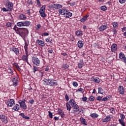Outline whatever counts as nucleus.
<instances>
[{
	"label": "nucleus",
	"instance_id": "nucleus-1",
	"mask_svg": "<svg viewBox=\"0 0 126 126\" xmlns=\"http://www.w3.org/2000/svg\"><path fill=\"white\" fill-rule=\"evenodd\" d=\"M44 83L45 85H48L52 87L58 86V85H59L57 80L54 79V75H50L48 78L45 80Z\"/></svg>",
	"mask_w": 126,
	"mask_h": 126
},
{
	"label": "nucleus",
	"instance_id": "nucleus-2",
	"mask_svg": "<svg viewBox=\"0 0 126 126\" xmlns=\"http://www.w3.org/2000/svg\"><path fill=\"white\" fill-rule=\"evenodd\" d=\"M58 12L59 14L63 15L65 18H70V17L72 16V13L70 12L69 10H66V9L62 8L59 9Z\"/></svg>",
	"mask_w": 126,
	"mask_h": 126
},
{
	"label": "nucleus",
	"instance_id": "nucleus-3",
	"mask_svg": "<svg viewBox=\"0 0 126 126\" xmlns=\"http://www.w3.org/2000/svg\"><path fill=\"white\" fill-rule=\"evenodd\" d=\"M72 108L73 110L74 114H76V115H82V114L84 113L83 109H82V108L80 109L78 104L75 105V106H73Z\"/></svg>",
	"mask_w": 126,
	"mask_h": 126
},
{
	"label": "nucleus",
	"instance_id": "nucleus-4",
	"mask_svg": "<svg viewBox=\"0 0 126 126\" xmlns=\"http://www.w3.org/2000/svg\"><path fill=\"white\" fill-rule=\"evenodd\" d=\"M28 33H29V32L28 31V30L27 29L20 28V36H21L22 38H23V39H24V37L26 35V34H28Z\"/></svg>",
	"mask_w": 126,
	"mask_h": 126
},
{
	"label": "nucleus",
	"instance_id": "nucleus-5",
	"mask_svg": "<svg viewBox=\"0 0 126 126\" xmlns=\"http://www.w3.org/2000/svg\"><path fill=\"white\" fill-rule=\"evenodd\" d=\"M5 7L7 8L10 11H12L13 8V3L9 1V0H6L5 4Z\"/></svg>",
	"mask_w": 126,
	"mask_h": 126
},
{
	"label": "nucleus",
	"instance_id": "nucleus-6",
	"mask_svg": "<svg viewBox=\"0 0 126 126\" xmlns=\"http://www.w3.org/2000/svg\"><path fill=\"white\" fill-rule=\"evenodd\" d=\"M0 120L3 124H6L7 123H8V118H7V116L4 115V114L0 115Z\"/></svg>",
	"mask_w": 126,
	"mask_h": 126
},
{
	"label": "nucleus",
	"instance_id": "nucleus-7",
	"mask_svg": "<svg viewBox=\"0 0 126 126\" xmlns=\"http://www.w3.org/2000/svg\"><path fill=\"white\" fill-rule=\"evenodd\" d=\"M25 102H26V100L25 99L23 100H19L18 101L20 107L22 108V109H23L24 110H26V109H27V105H26V103H25Z\"/></svg>",
	"mask_w": 126,
	"mask_h": 126
},
{
	"label": "nucleus",
	"instance_id": "nucleus-8",
	"mask_svg": "<svg viewBox=\"0 0 126 126\" xmlns=\"http://www.w3.org/2000/svg\"><path fill=\"white\" fill-rule=\"evenodd\" d=\"M29 51H25V54L23 55L22 57V60L23 62L25 63H27L29 64V63H28V57H29Z\"/></svg>",
	"mask_w": 126,
	"mask_h": 126
},
{
	"label": "nucleus",
	"instance_id": "nucleus-9",
	"mask_svg": "<svg viewBox=\"0 0 126 126\" xmlns=\"http://www.w3.org/2000/svg\"><path fill=\"white\" fill-rule=\"evenodd\" d=\"M32 62L34 65L39 66L40 65V62L37 57H33L32 58Z\"/></svg>",
	"mask_w": 126,
	"mask_h": 126
},
{
	"label": "nucleus",
	"instance_id": "nucleus-10",
	"mask_svg": "<svg viewBox=\"0 0 126 126\" xmlns=\"http://www.w3.org/2000/svg\"><path fill=\"white\" fill-rule=\"evenodd\" d=\"M119 59L126 64V57L125 54L123 52H120L119 54Z\"/></svg>",
	"mask_w": 126,
	"mask_h": 126
},
{
	"label": "nucleus",
	"instance_id": "nucleus-11",
	"mask_svg": "<svg viewBox=\"0 0 126 126\" xmlns=\"http://www.w3.org/2000/svg\"><path fill=\"white\" fill-rule=\"evenodd\" d=\"M52 8H55V9H62L63 8V5L59 3H54L51 5Z\"/></svg>",
	"mask_w": 126,
	"mask_h": 126
},
{
	"label": "nucleus",
	"instance_id": "nucleus-12",
	"mask_svg": "<svg viewBox=\"0 0 126 126\" xmlns=\"http://www.w3.org/2000/svg\"><path fill=\"white\" fill-rule=\"evenodd\" d=\"M10 51L11 52H13L15 55L17 56H18L20 55V51H19V49L15 47H11L10 48Z\"/></svg>",
	"mask_w": 126,
	"mask_h": 126
},
{
	"label": "nucleus",
	"instance_id": "nucleus-13",
	"mask_svg": "<svg viewBox=\"0 0 126 126\" xmlns=\"http://www.w3.org/2000/svg\"><path fill=\"white\" fill-rule=\"evenodd\" d=\"M15 102L14 99H9L8 101H7L5 103L8 107H12L13 105H14Z\"/></svg>",
	"mask_w": 126,
	"mask_h": 126
},
{
	"label": "nucleus",
	"instance_id": "nucleus-14",
	"mask_svg": "<svg viewBox=\"0 0 126 126\" xmlns=\"http://www.w3.org/2000/svg\"><path fill=\"white\" fill-rule=\"evenodd\" d=\"M106 29H108V25L107 24L102 25L98 28V30L100 31V32H103L105 31V30H106Z\"/></svg>",
	"mask_w": 126,
	"mask_h": 126
},
{
	"label": "nucleus",
	"instance_id": "nucleus-15",
	"mask_svg": "<svg viewBox=\"0 0 126 126\" xmlns=\"http://www.w3.org/2000/svg\"><path fill=\"white\" fill-rule=\"evenodd\" d=\"M112 120V115H107L105 118L102 119V123H108V122H110Z\"/></svg>",
	"mask_w": 126,
	"mask_h": 126
},
{
	"label": "nucleus",
	"instance_id": "nucleus-16",
	"mask_svg": "<svg viewBox=\"0 0 126 126\" xmlns=\"http://www.w3.org/2000/svg\"><path fill=\"white\" fill-rule=\"evenodd\" d=\"M118 91H119V94H121V95H124V94H125V88L123 86H119Z\"/></svg>",
	"mask_w": 126,
	"mask_h": 126
},
{
	"label": "nucleus",
	"instance_id": "nucleus-17",
	"mask_svg": "<svg viewBox=\"0 0 126 126\" xmlns=\"http://www.w3.org/2000/svg\"><path fill=\"white\" fill-rule=\"evenodd\" d=\"M12 82H13V86L15 87L16 86H17V83L19 82V80H18V77H16L15 78H13V79H12Z\"/></svg>",
	"mask_w": 126,
	"mask_h": 126
},
{
	"label": "nucleus",
	"instance_id": "nucleus-18",
	"mask_svg": "<svg viewBox=\"0 0 126 126\" xmlns=\"http://www.w3.org/2000/svg\"><path fill=\"white\" fill-rule=\"evenodd\" d=\"M68 103L69 104H70V105H71V107H72V108L77 105V103H76V101H75V100L73 98L70 99L68 101Z\"/></svg>",
	"mask_w": 126,
	"mask_h": 126
},
{
	"label": "nucleus",
	"instance_id": "nucleus-19",
	"mask_svg": "<svg viewBox=\"0 0 126 126\" xmlns=\"http://www.w3.org/2000/svg\"><path fill=\"white\" fill-rule=\"evenodd\" d=\"M24 39V41L25 42V46L24 47V49H25V52H29L28 51V46H29V41L28 40L26 41V39H25V38H23Z\"/></svg>",
	"mask_w": 126,
	"mask_h": 126
},
{
	"label": "nucleus",
	"instance_id": "nucleus-20",
	"mask_svg": "<svg viewBox=\"0 0 126 126\" xmlns=\"http://www.w3.org/2000/svg\"><path fill=\"white\" fill-rule=\"evenodd\" d=\"M36 44H38V46H40V47H45L46 46V44H45V42H44L42 40L37 39L36 41Z\"/></svg>",
	"mask_w": 126,
	"mask_h": 126
},
{
	"label": "nucleus",
	"instance_id": "nucleus-21",
	"mask_svg": "<svg viewBox=\"0 0 126 126\" xmlns=\"http://www.w3.org/2000/svg\"><path fill=\"white\" fill-rule=\"evenodd\" d=\"M77 45L79 49H82L84 46V41L82 40H78Z\"/></svg>",
	"mask_w": 126,
	"mask_h": 126
},
{
	"label": "nucleus",
	"instance_id": "nucleus-22",
	"mask_svg": "<svg viewBox=\"0 0 126 126\" xmlns=\"http://www.w3.org/2000/svg\"><path fill=\"white\" fill-rule=\"evenodd\" d=\"M57 113L61 116V118H64L65 115L64 114V112L62 109L58 108Z\"/></svg>",
	"mask_w": 126,
	"mask_h": 126
},
{
	"label": "nucleus",
	"instance_id": "nucleus-23",
	"mask_svg": "<svg viewBox=\"0 0 126 126\" xmlns=\"http://www.w3.org/2000/svg\"><path fill=\"white\" fill-rule=\"evenodd\" d=\"M91 80L93 81V82H95V83H100V81H101V79L98 77H92Z\"/></svg>",
	"mask_w": 126,
	"mask_h": 126
},
{
	"label": "nucleus",
	"instance_id": "nucleus-24",
	"mask_svg": "<svg viewBox=\"0 0 126 126\" xmlns=\"http://www.w3.org/2000/svg\"><path fill=\"white\" fill-rule=\"evenodd\" d=\"M89 17V15H86L85 16H84L80 20V22H82V23L85 22L86 21L87 18Z\"/></svg>",
	"mask_w": 126,
	"mask_h": 126
},
{
	"label": "nucleus",
	"instance_id": "nucleus-25",
	"mask_svg": "<svg viewBox=\"0 0 126 126\" xmlns=\"http://www.w3.org/2000/svg\"><path fill=\"white\" fill-rule=\"evenodd\" d=\"M118 45L114 43L111 47V52H115L117 51V47Z\"/></svg>",
	"mask_w": 126,
	"mask_h": 126
},
{
	"label": "nucleus",
	"instance_id": "nucleus-26",
	"mask_svg": "<svg viewBox=\"0 0 126 126\" xmlns=\"http://www.w3.org/2000/svg\"><path fill=\"white\" fill-rule=\"evenodd\" d=\"M84 65V62H83V60L81 59L80 60L79 63L78 64V66L79 68H82Z\"/></svg>",
	"mask_w": 126,
	"mask_h": 126
},
{
	"label": "nucleus",
	"instance_id": "nucleus-27",
	"mask_svg": "<svg viewBox=\"0 0 126 126\" xmlns=\"http://www.w3.org/2000/svg\"><path fill=\"white\" fill-rule=\"evenodd\" d=\"M19 109H20V106H19V104H16L15 105L13 106L12 110L15 111V112H17V111H19Z\"/></svg>",
	"mask_w": 126,
	"mask_h": 126
},
{
	"label": "nucleus",
	"instance_id": "nucleus-28",
	"mask_svg": "<svg viewBox=\"0 0 126 126\" xmlns=\"http://www.w3.org/2000/svg\"><path fill=\"white\" fill-rule=\"evenodd\" d=\"M75 34L77 37H82L83 35V32L82 31H77Z\"/></svg>",
	"mask_w": 126,
	"mask_h": 126
},
{
	"label": "nucleus",
	"instance_id": "nucleus-29",
	"mask_svg": "<svg viewBox=\"0 0 126 126\" xmlns=\"http://www.w3.org/2000/svg\"><path fill=\"white\" fill-rule=\"evenodd\" d=\"M80 122L82 124V125H84L85 126H87V122H86V120L84 118L81 117L80 119Z\"/></svg>",
	"mask_w": 126,
	"mask_h": 126
},
{
	"label": "nucleus",
	"instance_id": "nucleus-30",
	"mask_svg": "<svg viewBox=\"0 0 126 126\" xmlns=\"http://www.w3.org/2000/svg\"><path fill=\"white\" fill-rule=\"evenodd\" d=\"M13 29L16 31V33L20 36V28L16 27V25H15Z\"/></svg>",
	"mask_w": 126,
	"mask_h": 126
},
{
	"label": "nucleus",
	"instance_id": "nucleus-31",
	"mask_svg": "<svg viewBox=\"0 0 126 126\" xmlns=\"http://www.w3.org/2000/svg\"><path fill=\"white\" fill-rule=\"evenodd\" d=\"M23 23L24 26H26L27 27H28L29 26H30V25H31V22H30V21H23Z\"/></svg>",
	"mask_w": 126,
	"mask_h": 126
},
{
	"label": "nucleus",
	"instance_id": "nucleus-32",
	"mask_svg": "<svg viewBox=\"0 0 126 126\" xmlns=\"http://www.w3.org/2000/svg\"><path fill=\"white\" fill-rule=\"evenodd\" d=\"M19 17L21 20H26V19H27V17H26V15L21 14L19 16Z\"/></svg>",
	"mask_w": 126,
	"mask_h": 126
},
{
	"label": "nucleus",
	"instance_id": "nucleus-33",
	"mask_svg": "<svg viewBox=\"0 0 126 126\" xmlns=\"http://www.w3.org/2000/svg\"><path fill=\"white\" fill-rule=\"evenodd\" d=\"M69 5L70 6H74L76 4V0H71L69 2Z\"/></svg>",
	"mask_w": 126,
	"mask_h": 126
},
{
	"label": "nucleus",
	"instance_id": "nucleus-34",
	"mask_svg": "<svg viewBox=\"0 0 126 126\" xmlns=\"http://www.w3.org/2000/svg\"><path fill=\"white\" fill-rule=\"evenodd\" d=\"M8 73L9 74H11L12 75H13L14 73H13V70H12L11 66L9 65L8 66Z\"/></svg>",
	"mask_w": 126,
	"mask_h": 126
},
{
	"label": "nucleus",
	"instance_id": "nucleus-35",
	"mask_svg": "<svg viewBox=\"0 0 126 126\" xmlns=\"http://www.w3.org/2000/svg\"><path fill=\"white\" fill-rule=\"evenodd\" d=\"M66 107L67 111H68V112H70V110H71V105H70V104L68 102H66Z\"/></svg>",
	"mask_w": 126,
	"mask_h": 126
},
{
	"label": "nucleus",
	"instance_id": "nucleus-36",
	"mask_svg": "<svg viewBox=\"0 0 126 126\" xmlns=\"http://www.w3.org/2000/svg\"><path fill=\"white\" fill-rule=\"evenodd\" d=\"M13 65L14 66H15V67L17 68V69L18 71H21V68L20 67H19V65H18V64L17 63H13Z\"/></svg>",
	"mask_w": 126,
	"mask_h": 126
},
{
	"label": "nucleus",
	"instance_id": "nucleus-37",
	"mask_svg": "<svg viewBox=\"0 0 126 126\" xmlns=\"http://www.w3.org/2000/svg\"><path fill=\"white\" fill-rule=\"evenodd\" d=\"M19 116H21V117H22L23 119H25L26 120L30 119V117L25 116V114H24V113H20L19 114Z\"/></svg>",
	"mask_w": 126,
	"mask_h": 126
},
{
	"label": "nucleus",
	"instance_id": "nucleus-38",
	"mask_svg": "<svg viewBox=\"0 0 126 126\" xmlns=\"http://www.w3.org/2000/svg\"><path fill=\"white\" fill-rule=\"evenodd\" d=\"M45 11H46V5H44L40 8L39 12H45Z\"/></svg>",
	"mask_w": 126,
	"mask_h": 126
},
{
	"label": "nucleus",
	"instance_id": "nucleus-39",
	"mask_svg": "<svg viewBox=\"0 0 126 126\" xmlns=\"http://www.w3.org/2000/svg\"><path fill=\"white\" fill-rule=\"evenodd\" d=\"M98 94H104V91L103 90V88L101 87L98 88Z\"/></svg>",
	"mask_w": 126,
	"mask_h": 126
},
{
	"label": "nucleus",
	"instance_id": "nucleus-40",
	"mask_svg": "<svg viewBox=\"0 0 126 126\" xmlns=\"http://www.w3.org/2000/svg\"><path fill=\"white\" fill-rule=\"evenodd\" d=\"M112 26L113 28H118L119 27V24L117 22H114L112 23Z\"/></svg>",
	"mask_w": 126,
	"mask_h": 126
},
{
	"label": "nucleus",
	"instance_id": "nucleus-41",
	"mask_svg": "<svg viewBox=\"0 0 126 126\" xmlns=\"http://www.w3.org/2000/svg\"><path fill=\"white\" fill-rule=\"evenodd\" d=\"M13 25H14V24L11 22H7L6 24V26L8 28H11L13 26Z\"/></svg>",
	"mask_w": 126,
	"mask_h": 126
},
{
	"label": "nucleus",
	"instance_id": "nucleus-42",
	"mask_svg": "<svg viewBox=\"0 0 126 126\" xmlns=\"http://www.w3.org/2000/svg\"><path fill=\"white\" fill-rule=\"evenodd\" d=\"M120 119H119L118 120L121 121H125V119H126V116L124 114L120 113Z\"/></svg>",
	"mask_w": 126,
	"mask_h": 126
},
{
	"label": "nucleus",
	"instance_id": "nucleus-43",
	"mask_svg": "<svg viewBox=\"0 0 126 126\" xmlns=\"http://www.w3.org/2000/svg\"><path fill=\"white\" fill-rule=\"evenodd\" d=\"M69 67V65L67 64H63L62 68L65 70L67 68H68Z\"/></svg>",
	"mask_w": 126,
	"mask_h": 126
},
{
	"label": "nucleus",
	"instance_id": "nucleus-44",
	"mask_svg": "<svg viewBox=\"0 0 126 126\" xmlns=\"http://www.w3.org/2000/svg\"><path fill=\"white\" fill-rule=\"evenodd\" d=\"M33 72L34 73H35L36 71H38L39 70V68L36 66H33V68H32Z\"/></svg>",
	"mask_w": 126,
	"mask_h": 126
},
{
	"label": "nucleus",
	"instance_id": "nucleus-45",
	"mask_svg": "<svg viewBox=\"0 0 126 126\" xmlns=\"http://www.w3.org/2000/svg\"><path fill=\"white\" fill-rule=\"evenodd\" d=\"M17 26L19 27H22V26H24L23 22H19L17 23Z\"/></svg>",
	"mask_w": 126,
	"mask_h": 126
},
{
	"label": "nucleus",
	"instance_id": "nucleus-46",
	"mask_svg": "<svg viewBox=\"0 0 126 126\" xmlns=\"http://www.w3.org/2000/svg\"><path fill=\"white\" fill-rule=\"evenodd\" d=\"M76 92H79L80 93H84V89L82 88L78 89Z\"/></svg>",
	"mask_w": 126,
	"mask_h": 126
},
{
	"label": "nucleus",
	"instance_id": "nucleus-47",
	"mask_svg": "<svg viewBox=\"0 0 126 126\" xmlns=\"http://www.w3.org/2000/svg\"><path fill=\"white\" fill-rule=\"evenodd\" d=\"M98 114L96 113H92L90 115L91 118H98Z\"/></svg>",
	"mask_w": 126,
	"mask_h": 126
},
{
	"label": "nucleus",
	"instance_id": "nucleus-48",
	"mask_svg": "<svg viewBox=\"0 0 126 126\" xmlns=\"http://www.w3.org/2000/svg\"><path fill=\"white\" fill-rule=\"evenodd\" d=\"M100 9L102 10V11H106L107 9V7L105 5L101 6Z\"/></svg>",
	"mask_w": 126,
	"mask_h": 126
},
{
	"label": "nucleus",
	"instance_id": "nucleus-49",
	"mask_svg": "<svg viewBox=\"0 0 126 126\" xmlns=\"http://www.w3.org/2000/svg\"><path fill=\"white\" fill-rule=\"evenodd\" d=\"M112 31L113 32V35L115 36H117V33H118V31H117L115 28H113Z\"/></svg>",
	"mask_w": 126,
	"mask_h": 126
},
{
	"label": "nucleus",
	"instance_id": "nucleus-50",
	"mask_svg": "<svg viewBox=\"0 0 126 126\" xmlns=\"http://www.w3.org/2000/svg\"><path fill=\"white\" fill-rule=\"evenodd\" d=\"M39 13L41 17H46V13H45V12H39Z\"/></svg>",
	"mask_w": 126,
	"mask_h": 126
},
{
	"label": "nucleus",
	"instance_id": "nucleus-51",
	"mask_svg": "<svg viewBox=\"0 0 126 126\" xmlns=\"http://www.w3.org/2000/svg\"><path fill=\"white\" fill-rule=\"evenodd\" d=\"M109 111H110V113L113 114H114L116 113V111H115V108L113 107L110 108Z\"/></svg>",
	"mask_w": 126,
	"mask_h": 126
},
{
	"label": "nucleus",
	"instance_id": "nucleus-52",
	"mask_svg": "<svg viewBox=\"0 0 126 126\" xmlns=\"http://www.w3.org/2000/svg\"><path fill=\"white\" fill-rule=\"evenodd\" d=\"M72 85L74 87L76 88L78 86V83H77V82L74 81L72 82Z\"/></svg>",
	"mask_w": 126,
	"mask_h": 126
},
{
	"label": "nucleus",
	"instance_id": "nucleus-53",
	"mask_svg": "<svg viewBox=\"0 0 126 126\" xmlns=\"http://www.w3.org/2000/svg\"><path fill=\"white\" fill-rule=\"evenodd\" d=\"M94 99L95 97L93 95L91 96L89 98V100L90 101V102L94 101Z\"/></svg>",
	"mask_w": 126,
	"mask_h": 126
},
{
	"label": "nucleus",
	"instance_id": "nucleus-54",
	"mask_svg": "<svg viewBox=\"0 0 126 126\" xmlns=\"http://www.w3.org/2000/svg\"><path fill=\"white\" fill-rule=\"evenodd\" d=\"M48 114L50 119H53V113L51 112L50 111H48Z\"/></svg>",
	"mask_w": 126,
	"mask_h": 126
},
{
	"label": "nucleus",
	"instance_id": "nucleus-55",
	"mask_svg": "<svg viewBox=\"0 0 126 126\" xmlns=\"http://www.w3.org/2000/svg\"><path fill=\"white\" fill-rule=\"evenodd\" d=\"M65 99L67 102L69 100V96L67 95V94L65 95Z\"/></svg>",
	"mask_w": 126,
	"mask_h": 126
},
{
	"label": "nucleus",
	"instance_id": "nucleus-56",
	"mask_svg": "<svg viewBox=\"0 0 126 126\" xmlns=\"http://www.w3.org/2000/svg\"><path fill=\"white\" fill-rule=\"evenodd\" d=\"M28 4H33V1H32V0H28L27 1Z\"/></svg>",
	"mask_w": 126,
	"mask_h": 126
},
{
	"label": "nucleus",
	"instance_id": "nucleus-57",
	"mask_svg": "<svg viewBox=\"0 0 126 126\" xmlns=\"http://www.w3.org/2000/svg\"><path fill=\"white\" fill-rule=\"evenodd\" d=\"M102 98H103L102 96H98L96 97V100L97 101H102V99H103Z\"/></svg>",
	"mask_w": 126,
	"mask_h": 126
},
{
	"label": "nucleus",
	"instance_id": "nucleus-58",
	"mask_svg": "<svg viewBox=\"0 0 126 126\" xmlns=\"http://www.w3.org/2000/svg\"><path fill=\"white\" fill-rule=\"evenodd\" d=\"M48 54L49 55V54H53L54 53V50L53 49H51V50H49L47 51Z\"/></svg>",
	"mask_w": 126,
	"mask_h": 126
},
{
	"label": "nucleus",
	"instance_id": "nucleus-59",
	"mask_svg": "<svg viewBox=\"0 0 126 126\" xmlns=\"http://www.w3.org/2000/svg\"><path fill=\"white\" fill-rule=\"evenodd\" d=\"M2 10L3 11H5V12H7L8 11H10L7 8H6L5 7H3L2 8Z\"/></svg>",
	"mask_w": 126,
	"mask_h": 126
},
{
	"label": "nucleus",
	"instance_id": "nucleus-60",
	"mask_svg": "<svg viewBox=\"0 0 126 126\" xmlns=\"http://www.w3.org/2000/svg\"><path fill=\"white\" fill-rule=\"evenodd\" d=\"M49 69H50V67L49 66H46L44 68V70H45V71H49Z\"/></svg>",
	"mask_w": 126,
	"mask_h": 126
},
{
	"label": "nucleus",
	"instance_id": "nucleus-61",
	"mask_svg": "<svg viewBox=\"0 0 126 126\" xmlns=\"http://www.w3.org/2000/svg\"><path fill=\"white\" fill-rule=\"evenodd\" d=\"M36 0V4L38 6H41V2H40V0Z\"/></svg>",
	"mask_w": 126,
	"mask_h": 126
},
{
	"label": "nucleus",
	"instance_id": "nucleus-62",
	"mask_svg": "<svg viewBox=\"0 0 126 126\" xmlns=\"http://www.w3.org/2000/svg\"><path fill=\"white\" fill-rule=\"evenodd\" d=\"M82 101H83V102H86V101L87 100V97L86 96H83L82 98Z\"/></svg>",
	"mask_w": 126,
	"mask_h": 126
},
{
	"label": "nucleus",
	"instance_id": "nucleus-63",
	"mask_svg": "<svg viewBox=\"0 0 126 126\" xmlns=\"http://www.w3.org/2000/svg\"><path fill=\"white\" fill-rule=\"evenodd\" d=\"M120 3L123 4L126 2V0H119Z\"/></svg>",
	"mask_w": 126,
	"mask_h": 126
},
{
	"label": "nucleus",
	"instance_id": "nucleus-64",
	"mask_svg": "<svg viewBox=\"0 0 126 126\" xmlns=\"http://www.w3.org/2000/svg\"><path fill=\"white\" fill-rule=\"evenodd\" d=\"M42 36H49V33L48 32H44Z\"/></svg>",
	"mask_w": 126,
	"mask_h": 126
}]
</instances>
